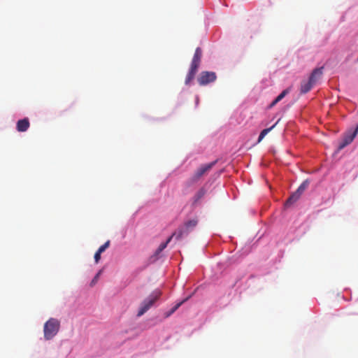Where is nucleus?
<instances>
[{
	"label": "nucleus",
	"mask_w": 358,
	"mask_h": 358,
	"mask_svg": "<svg viewBox=\"0 0 358 358\" xmlns=\"http://www.w3.org/2000/svg\"><path fill=\"white\" fill-rule=\"evenodd\" d=\"M101 252H99V250H97L96 252V253L94 254V260H95V262L96 263H98L101 259Z\"/></svg>",
	"instance_id": "aec40b11"
},
{
	"label": "nucleus",
	"mask_w": 358,
	"mask_h": 358,
	"mask_svg": "<svg viewBox=\"0 0 358 358\" xmlns=\"http://www.w3.org/2000/svg\"><path fill=\"white\" fill-rule=\"evenodd\" d=\"M201 57L202 50L200 48H197L195 50L190 66L199 69L201 63Z\"/></svg>",
	"instance_id": "1a4fd4ad"
},
{
	"label": "nucleus",
	"mask_w": 358,
	"mask_h": 358,
	"mask_svg": "<svg viewBox=\"0 0 358 358\" xmlns=\"http://www.w3.org/2000/svg\"><path fill=\"white\" fill-rule=\"evenodd\" d=\"M17 130L20 132L26 131L29 127V121L28 118L20 120L17 122Z\"/></svg>",
	"instance_id": "9d476101"
},
{
	"label": "nucleus",
	"mask_w": 358,
	"mask_h": 358,
	"mask_svg": "<svg viewBox=\"0 0 358 358\" xmlns=\"http://www.w3.org/2000/svg\"><path fill=\"white\" fill-rule=\"evenodd\" d=\"M279 122V120L277 121V122L275 124H274L272 127H271L270 128H267V129H263L259 136V138H258V142H260L261 141H262V139L264 138V136L270 131H271L275 127V125L278 124V122Z\"/></svg>",
	"instance_id": "4468645a"
},
{
	"label": "nucleus",
	"mask_w": 358,
	"mask_h": 358,
	"mask_svg": "<svg viewBox=\"0 0 358 358\" xmlns=\"http://www.w3.org/2000/svg\"><path fill=\"white\" fill-rule=\"evenodd\" d=\"M323 69H324V67L322 66L320 68H316L312 71V73L309 77V80L311 82H313L315 85L322 78V74H323Z\"/></svg>",
	"instance_id": "6e6552de"
},
{
	"label": "nucleus",
	"mask_w": 358,
	"mask_h": 358,
	"mask_svg": "<svg viewBox=\"0 0 358 358\" xmlns=\"http://www.w3.org/2000/svg\"><path fill=\"white\" fill-rule=\"evenodd\" d=\"M184 302V301L177 303L174 307L172 308V309L170 310V312L167 314V317L170 316L171 314H173Z\"/></svg>",
	"instance_id": "a211bd4d"
},
{
	"label": "nucleus",
	"mask_w": 358,
	"mask_h": 358,
	"mask_svg": "<svg viewBox=\"0 0 358 358\" xmlns=\"http://www.w3.org/2000/svg\"><path fill=\"white\" fill-rule=\"evenodd\" d=\"M289 88L283 90L275 99L278 102L280 101L289 93Z\"/></svg>",
	"instance_id": "dca6fc26"
},
{
	"label": "nucleus",
	"mask_w": 358,
	"mask_h": 358,
	"mask_svg": "<svg viewBox=\"0 0 358 358\" xmlns=\"http://www.w3.org/2000/svg\"><path fill=\"white\" fill-rule=\"evenodd\" d=\"M166 243H162L159 245V248L155 251L154 255L158 257V255L166 248Z\"/></svg>",
	"instance_id": "2eb2a0df"
},
{
	"label": "nucleus",
	"mask_w": 358,
	"mask_h": 358,
	"mask_svg": "<svg viewBox=\"0 0 358 358\" xmlns=\"http://www.w3.org/2000/svg\"><path fill=\"white\" fill-rule=\"evenodd\" d=\"M315 84L311 82L309 79L308 81H303L301 85V92L307 93L309 92Z\"/></svg>",
	"instance_id": "f8f14e48"
},
{
	"label": "nucleus",
	"mask_w": 358,
	"mask_h": 358,
	"mask_svg": "<svg viewBox=\"0 0 358 358\" xmlns=\"http://www.w3.org/2000/svg\"><path fill=\"white\" fill-rule=\"evenodd\" d=\"M198 224L196 219H193L185 222L182 226L177 229V240L180 239L183 236L187 235Z\"/></svg>",
	"instance_id": "39448f33"
},
{
	"label": "nucleus",
	"mask_w": 358,
	"mask_h": 358,
	"mask_svg": "<svg viewBox=\"0 0 358 358\" xmlns=\"http://www.w3.org/2000/svg\"><path fill=\"white\" fill-rule=\"evenodd\" d=\"M358 134V124L356 126V128L352 131L350 130L348 132H346L341 142L339 143V145L338 146V150H341L345 147L350 144L355 138L356 137L357 134Z\"/></svg>",
	"instance_id": "423d86ee"
},
{
	"label": "nucleus",
	"mask_w": 358,
	"mask_h": 358,
	"mask_svg": "<svg viewBox=\"0 0 358 358\" xmlns=\"http://www.w3.org/2000/svg\"><path fill=\"white\" fill-rule=\"evenodd\" d=\"M110 241H107L103 245L99 247L98 250L99 252H103L109 246H110Z\"/></svg>",
	"instance_id": "f3484780"
},
{
	"label": "nucleus",
	"mask_w": 358,
	"mask_h": 358,
	"mask_svg": "<svg viewBox=\"0 0 358 358\" xmlns=\"http://www.w3.org/2000/svg\"><path fill=\"white\" fill-rule=\"evenodd\" d=\"M161 295L162 292L160 290L155 289L148 296V297L143 300L141 303L138 311L137 313V317H141L143 315H144L159 299Z\"/></svg>",
	"instance_id": "f257e3e1"
},
{
	"label": "nucleus",
	"mask_w": 358,
	"mask_h": 358,
	"mask_svg": "<svg viewBox=\"0 0 358 358\" xmlns=\"http://www.w3.org/2000/svg\"><path fill=\"white\" fill-rule=\"evenodd\" d=\"M177 230L166 240V241L164 243H166V245L169 243L171 241V239L175 237L177 239Z\"/></svg>",
	"instance_id": "412c9836"
},
{
	"label": "nucleus",
	"mask_w": 358,
	"mask_h": 358,
	"mask_svg": "<svg viewBox=\"0 0 358 358\" xmlns=\"http://www.w3.org/2000/svg\"><path fill=\"white\" fill-rule=\"evenodd\" d=\"M278 103V101H277V99H275L271 102V103L270 104L269 108H272V107H273V106H275Z\"/></svg>",
	"instance_id": "4be33fe9"
},
{
	"label": "nucleus",
	"mask_w": 358,
	"mask_h": 358,
	"mask_svg": "<svg viewBox=\"0 0 358 358\" xmlns=\"http://www.w3.org/2000/svg\"><path fill=\"white\" fill-rule=\"evenodd\" d=\"M198 71V69L190 66L189 72L185 78V84L189 85L192 81L194 79L195 75Z\"/></svg>",
	"instance_id": "9b49d317"
},
{
	"label": "nucleus",
	"mask_w": 358,
	"mask_h": 358,
	"mask_svg": "<svg viewBox=\"0 0 358 358\" xmlns=\"http://www.w3.org/2000/svg\"><path fill=\"white\" fill-rule=\"evenodd\" d=\"M217 161L209 164H203L194 173V174L187 180V186L189 187L196 184L202 176L206 174L215 165Z\"/></svg>",
	"instance_id": "f03ea898"
},
{
	"label": "nucleus",
	"mask_w": 358,
	"mask_h": 358,
	"mask_svg": "<svg viewBox=\"0 0 358 358\" xmlns=\"http://www.w3.org/2000/svg\"><path fill=\"white\" fill-rule=\"evenodd\" d=\"M357 62H358V57H357Z\"/></svg>",
	"instance_id": "5701e85b"
},
{
	"label": "nucleus",
	"mask_w": 358,
	"mask_h": 358,
	"mask_svg": "<svg viewBox=\"0 0 358 358\" xmlns=\"http://www.w3.org/2000/svg\"><path fill=\"white\" fill-rule=\"evenodd\" d=\"M308 185L309 182L307 180L303 181L298 187V189L293 194H292L291 196L287 199L285 203V206L286 208H288L293 203H294L296 201H297L301 197V194L303 193V192L307 189Z\"/></svg>",
	"instance_id": "20e7f679"
},
{
	"label": "nucleus",
	"mask_w": 358,
	"mask_h": 358,
	"mask_svg": "<svg viewBox=\"0 0 358 358\" xmlns=\"http://www.w3.org/2000/svg\"><path fill=\"white\" fill-rule=\"evenodd\" d=\"M217 76L213 71H202L197 78V82L201 86L207 85L216 80Z\"/></svg>",
	"instance_id": "0eeeda50"
},
{
	"label": "nucleus",
	"mask_w": 358,
	"mask_h": 358,
	"mask_svg": "<svg viewBox=\"0 0 358 358\" xmlns=\"http://www.w3.org/2000/svg\"><path fill=\"white\" fill-rule=\"evenodd\" d=\"M101 273V271L94 276V278L92 279V280L90 282V286H94L96 282L98 281L99 280V275Z\"/></svg>",
	"instance_id": "6ab92c4d"
},
{
	"label": "nucleus",
	"mask_w": 358,
	"mask_h": 358,
	"mask_svg": "<svg viewBox=\"0 0 358 358\" xmlns=\"http://www.w3.org/2000/svg\"><path fill=\"white\" fill-rule=\"evenodd\" d=\"M60 328V322L57 319L50 318L44 324V338L50 340L57 335Z\"/></svg>",
	"instance_id": "7ed1b4c3"
},
{
	"label": "nucleus",
	"mask_w": 358,
	"mask_h": 358,
	"mask_svg": "<svg viewBox=\"0 0 358 358\" xmlns=\"http://www.w3.org/2000/svg\"><path fill=\"white\" fill-rule=\"evenodd\" d=\"M206 192V190L205 189L204 187H201V189H199L193 197L194 203H196L198 201H199L200 199H201L203 197Z\"/></svg>",
	"instance_id": "ddd939ff"
}]
</instances>
